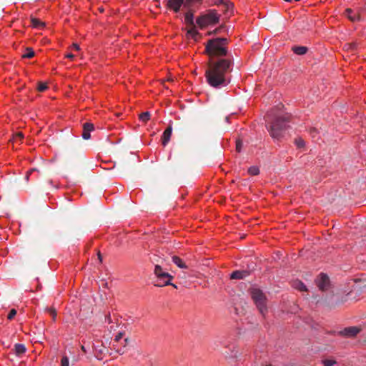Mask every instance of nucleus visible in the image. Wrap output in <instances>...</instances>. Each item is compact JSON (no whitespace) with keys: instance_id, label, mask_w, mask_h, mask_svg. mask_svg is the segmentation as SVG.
Returning a JSON list of instances; mask_svg holds the SVG:
<instances>
[{"instance_id":"f257e3e1","label":"nucleus","mask_w":366,"mask_h":366,"mask_svg":"<svg viewBox=\"0 0 366 366\" xmlns=\"http://www.w3.org/2000/svg\"><path fill=\"white\" fill-rule=\"evenodd\" d=\"M232 58L209 61L205 71V77L209 85L214 88L227 86L229 83L228 73L232 71Z\"/></svg>"},{"instance_id":"f03ea898","label":"nucleus","mask_w":366,"mask_h":366,"mask_svg":"<svg viewBox=\"0 0 366 366\" xmlns=\"http://www.w3.org/2000/svg\"><path fill=\"white\" fill-rule=\"evenodd\" d=\"M228 44L229 41L227 38L218 37L209 39L205 44L204 50V54L209 58V61L221 58H232L227 49Z\"/></svg>"},{"instance_id":"7ed1b4c3","label":"nucleus","mask_w":366,"mask_h":366,"mask_svg":"<svg viewBox=\"0 0 366 366\" xmlns=\"http://www.w3.org/2000/svg\"><path fill=\"white\" fill-rule=\"evenodd\" d=\"M219 19L220 15L215 9H209L197 17L196 24L199 29H203L209 26L218 24Z\"/></svg>"},{"instance_id":"20e7f679","label":"nucleus","mask_w":366,"mask_h":366,"mask_svg":"<svg viewBox=\"0 0 366 366\" xmlns=\"http://www.w3.org/2000/svg\"><path fill=\"white\" fill-rule=\"evenodd\" d=\"M287 122H288L287 117H277L271 122L268 130L274 139L279 140L282 137L283 132L286 129Z\"/></svg>"},{"instance_id":"39448f33","label":"nucleus","mask_w":366,"mask_h":366,"mask_svg":"<svg viewBox=\"0 0 366 366\" xmlns=\"http://www.w3.org/2000/svg\"><path fill=\"white\" fill-rule=\"evenodd\" d=\"M249 294L257 309L262 315L267 312V298L263 292L257 287H251Z\"/></svg>"},{"instance_id":"423d86ee","label":"nucleus","mask_w":366,"mask_h":366,"mask_svg":"<svg viewBox=\"0 0 366 366\" xmlns=\"http://www.w3.org/2000/svg\"><path fill=\"white\" fill-rule=\"evenodd\" d=\"M154 273L157 279H166L163 284H155V286L163 287L166 285H172L174 288H177V285L171 282V280L174 278L173 276L169 274L168 272H164L162 267L159 264H156L154 265Z\"/></svg>"},{"instance_id":"0eeeda50","label":"nucleus","mask_w":366,"mask_h":366,"mask_svg":"<svg viewBox=\"0 0 366 366\" xmlns=\"http://www.w3.org/2000/svg\"><path fill=\"white\" fill-rule=\"evenodd\" d=\"M316 284L321 291L327 290L330 287L329 277L324 273H321L316 279Z\"/></svg>"},{"instance_id":"6e6552de","label":"nucleus","mask_w":366,"mask_h":366,"mask_svg":"<svg viewBox=\"0 0 366 366\" xmlns=\"http://www.w3.org/2000/svg\"><path fill=\"white\" fill-rule=\"evenodd\" d=\"M185 0H167V9L177 13L180 11L181 7L183 6L185 8Z\"/></svg>"},{"instance_id":"1a4fd4ad","label":"nucleus","mask_w":366,"mask_h":366,"mask_svg":"<svg viewBox=\"0 0 366 366\" xmlns=\"http://www.w3.org/2000/svg\"><path fill=\"white\" fill-rule=\"evenodd\" d=\"M360 331H361V329L358 327H349L345 328L342 331H341L340 334L342 335L347 337H354Z\"/></svg>"},{"instance_id":"9d476101","label":"nucleus","mask_w":366,"mask_h":366,"mask_svg":"<svg viewBox=\"0 0 366 366\" xmlns=\"http://www.w3.org/2000/svg\"><path fill=\"white\" fill-rule=\"evenodd\" d=\"M187 11L184 14V22L190 27L197 26L194 21V11L192 9H187Z\"/></svg>"},{"instance_id":"9b49d317","label":"nucleus","mask_w":366,"mask_h":366,"mask_svg":"<svg viewBox=\"0 0 366 366\" xmlns=\"http://www.w3.org/2000/svg\"><path fill=\"white\" fill-rule=\"evenodd\" d=\"M94 129V124L90 122H86L83 124V132H82V138L84 139H90V132L93 131Z\"/></svg>"},{"instance_id":"f8f14e48","label":"nucleus","mask_w":366,"mask_h":366,"mask_svg":"<svg viewBox=\"0 0 366 366\" xmlns=\"http://www.w3.org/2000/svg\"><path fill=\"white\" fill-rule=\"evenodd\" d=\"M93 350L95 357L98 360H102L107 350L106 347L102 344L100 345H94Z\"/></svg>"},{"instance_id":"ddd939ff","label":"nucleus","mask_w":366,"mask_h":366,"mask_svg":"<svg viewBox=\"0 0 366 366\" xmlns=\"http://www.w3.org/2000/svg\"><path fill=\"white\" fill-rule=\"evenodd\" d=\"M249 272L247 270H236L231 274L230 278L233 280H242L249 275Z\"/></svg>"},{"instance_id":"4468645a","label":"nucleus","mask_w":366,"mask_h":366,"mask_svg":"<svg viewBox=\"0 0 366 366\" xmlns=\"http://www.w3.org/2000/svg\"><path fill=\"white\" fill-rule=\"evenodd\" d=\"M172 132V127L169 125L164 132L162 137V143L164 146H166L170 140V137Z\"/></svg>"},{"instance_id":"2eb2a0df","label":"nucleus","mask_w":366,"mask_h":366,"mask_svg":"<svg viewBox=\"0 0 366 366\" xmlns=\"http://www.w3.org/2000/svg\"><path fill=\"white\" fill-rule=\"evenodd\" d=\"M187 37H191L195 41H197L201 34L197 30V26L190 27L187 31Z\"/></svg>"},{"instance_id":"dca6fc26","label":"nucleus","mask_w":366,"mask_h":366,"mask_svg":"<svg viewBox=\"0 0 366 366\" xmlns=\"http://www.w3.org/2000/svg\"><path fill=\"white\" fill-rule=\"evenodd\" d=\"M26 347L23 344L16 343L14 345V351L16 356L21 357L26 352Z\"/></svg>"},{"instance_id":"f3484780","label":"nucleus","mask_w":366,"mask_h":366,"mask_svg":"<svg viewBox=\"0 0 366 366\" xmlns=\"http://www.w3.org/2000/svg\"><path fill=\"white\" fill-rule=\"evenodd\" d=\"M292 286L295 289L300 290L301 292L307 290L306 285L302 281L298 280H294L292 282Z\"/></svg>"},{"instance_id":"a211bd4d","label":"nucleus","mask_w":366,"mask_h":366,"mask_svg":"<svg viewBox=\"0 0 366 366\" xmlns=\"http://www.w3.org/2000/svg\"><path fill=\"white\" fill-rule=\"evenodd\" d=\"M223 6L224 12L225 14H229L232 12L233 9V4L230 2L229 0H223L221 2V4Z\"/></svg>"},{"instance_id":"6ab92c4d","label":"nucleus","mask_w":366,"mask_h":366,"mask_svg":"<svg viewBox=\"0 0 366 366\" xmlns=\"http://www.w3.org/2000/svg\"><path fill=\"white\" fill-rule=\"evenodd\" d=\"M292 51L297 55H303L307 53L308 49L303 46H297L292 48Z\"/></svg>"},{"instance_id":"aec40b11","label":"nucleus","mask_w":366,"mask_h":366,"mask_svg":"<svg viewBox=\"0 0 366 366\" xmlns=\"http://www.w3.org/2000/svg\"><path fill=\"white\" fill-rule=\"evenodd\" d=\"M172 262L179 268L186 269L187 266L184 263L182 259L177 256H173L172 257Z\"/></svg>"},{"instance_id":"412c9836","label":"nucleus","mask_w":366,"mask_h":366,"mask_svg":"<svg viewBox=\"0 0 366 366\" xmlns=\"http://www.w3.org/2000/svg\"><path fill=\"white\" fill-rule=\"evenodd\" d=\"M202 0H185V8L192 9V6L200 4Z\"/></svg>"},{"instance_id":"4be33fe9","label":"nucleus","mask_w":366,"mask_h":366,"mask_svg":"<svg viewBox=\"0 0 366 366\" xmlns=\"http://www.w3.org/2000/svg\"><path fill=\"white\" fill-rule=\"evenodd\" d=\"M150 116H151V114L149 112H145L140 114L139 115V118L142 122L146 123L149 120Z\"/></svg>"},{"instance_id":"5701e85b","label":"nucleus","mask_w":366,"mask_h":366,"mask_svg":"<svg viewBox=\"0 0 366 366\" xmlns=\"http://www.w3.org/2000/svg\"><path fill=\"white\" fill-rule=\"evenodd\" d=\"M34 54H35V53L33 51V49L31 48H30V47H27L26 49V53L22 55V58L30 59V58L34 57Z\"/></svg>"},{"instance_id":"b1692460","label":"nucleus","mask_w":366,"mask_h":366,"mask_svg":"<svg viewBox=\"0 0 366 366\" xmlns=\"http://www.w3.org/2000/svg\"><path fill=\"white\" fill-rule=\"evenodd\" d=\"M149 261L152 263V264H157L158 262H159L160 259H161V257H159L157 254H149Z\"/></svg>"},{"instance_id":"393cba45","label":"nucleus","mask_w":366,"mask_h":366,"mask_svg":"<svg viewBox=\"0 0 366 366\" xmlns=\"http://www.w3.org/2000/svg\"><path fill=\"white\" fill-rule=\"evenodd\" d=\"M31 24L35 28H39L44 26V23L41 22L39 19L36 18H31Z\"/></svg>"},{"instance_id":"a878e982","label":"nucleus","mask_w":366,"mask_h":366,"mask_svg":"<svg viewBox=\"0 0 366 366\" xmlns=\"http://www.w3.org/2000/svg\"><path fill=\"white\" fill-rule=\"evenodd\" d=\"M248 173L251 175H257L259 173V169L256 166H252L248 169Z\"/></svg>"},{"instance_id":"bb28decb","label":"nucleus","mask_w":366,"mask_h":366,"mask_svg":"<svg viewBox=\"0 0 366 366\" xmlns=\"http://www.w3.org/2000/svg\"><path fill=\"white\" fill-rule=\"evenodd\" d=\"M295 143L298 148H303L305 147V141L301 138L296 139Z\"/></svg>"},{"instance_id":"cd10ccee","label":"nucleus","mask_w":366,"mask_h":366,"mask_svg":"<svg viewBox=\"0 0 366 366\" xmlns=\"http://www.w3.org/2000/svg\"><path fill=\"white\" fill-rule=\"evenodd\" d=\"M345 13H346L347 16H348V18H349L351 21H355V20H356V16H355V15L352 16V15L351 14L352 13V10L351 9H347L345 10Z\"/></svg>"},{"instance_id":"c85d7f7f","label":"nucleus","mask_w":366,"mask_h":366,"mask_svg":"<svg viewBox=\"0 0 366 366\" xmlns=\"http://www.w3.org/2000/svg\"><path fill=\"white\" fill-rule=\"evenodd\" d=\"M222 1L223 0H206V1L209 6H212V5L220 6L221 2H222Z\"/></svg>"},{"instance_id":"c756f323","label":"nucleus","mask_w":366,"mask_h":366,"mask_svg":"<svg viewBox=\"0 0 366 366\" xmlns=\"http://www.w3.org/2000/svg\"><path fill=\"white\" fill-rule=\"evenodd\" d=\"M322 363L324 366H333L337 363V362L332 360H322Z\"/></svg>"},{"instance_id":"7c9ffc66","label":"nucleus","mask_w":366,"mask_h":366,"mask_svg":"<svg viewBox=\"0 0 366 366\" xmlns=\"http://www.w3.org/2000/svg\"><path fill=\"white\" fill-rule=\"evenodd\" d=\"M61 366H69V357L63 356L61 360Z\"/></svg>"},{"instance_id":"2f4dec72","label":"nucleus","mask_w":366,"mask_h":366,"mask_svg":"<svg viewBox=\"0 0 366 366\" xmlns=\"http://www.w3.org/2000/svg\"><path fill=\"white\" fill-rule=\"evenodd\" d=\"M24 138V134L22 132H18L14 135L13 141L16 142L17 140L21 141Z\"/></svg>"},{"instance_id":"473e14b6","label":"nucleus","mask_w":366,"mask_h":366,"mask_svg":"<svg viewBox=\"0 0 366 366\" xmlns=\"http://www.w3.org/2000/svg\"><path fill=\"white\" fill-rule=\"evenodd\" d=\"M47 312L52 317L53 320L54 321L56 317V312L54 308H48Z\"/></svg>"},{"instance_id":"72a5a7b5","label":"nucleus","mask_w":366,"mask_h":366,"mask_svg":"<svg viewBox=\"0 0 366 366\" xmlns=\"http://www.w3.org/2000/svg\"><path fill=\"white\" fill-rule=\"evenodd\" d=\"M47 89V86L45 83L40 82L38 85V90L39 92H44Z\"/></svg>"},{"instance_id":"f704fd0d","label":"nucleus","mask_w":366,"mask_h":366,"mask_svg":"<svg viewBox=\"0 0 366 366\" xmlns=\"http://www.w3.org/2000/svg\"><path fill=\"white\" fill-rule=\"evenodd\" d=\"M16 315V310L15 309H12L10 310V312L7 316V318L11 320L14 317V316Z\"/></svg>"},{"instance_id":"c9c22d12","label":"nucleus","mask_w":366,"mask_h":366,"mask_svg":"<svg viewBox=\"0 0 366 366\" xmlns=\"http://www.w3.org/2000/svg\"><path fill=\"white\" fill-rule=\"evenodd\" d=\"M222 29V26L218 27V28L214 29L213 31H209L207 33V34L208 35H215V34H219L220 32Z\"/></svg>"},{"instance_id":"e433bc0d","label":"nucleus","mask_w":366,"mask_h":366,"mask_svg":"<svg viewBox=\"0 0 366 366\" xmlns=\"http://www.w3.org/2000/svg\"><path fill=\"white\" fill-rule=\"evenodd\" d=\"M242 142L240 141V140H237V142H236V150L238 152H241V149H242Z\"/></svg>"},{"instance_id":"4c0bfd02","label":"nucleus","mask_w":366,"mask_h":366,"mask_svg":"<svg viewBox=\"0 0 366 366\" xmlns=\"http://www.w3.org/2000/svg\"><path fill=\"white\" fill-rule=\"evenodd\" d=\"M123 335H124V333H123V332H119V333L116 335V337H115V338H114V342H119V341L122 338Z\"/></svg>"},{"instance_id":"58836bf2","label":"nucleus","mask_w":366,"mask_h":366,"mask_svg":"<svg viewBox=\"0 0 366 366\" xmlns=\"http://www.w3.org/2000/svg\"><path fill=\"white\" fill-rule=\"evenodd\" d=\"M105 321L108 323H112V320L109 314L105 316Z\"/></svg>"},{"instance_id":"ea45409f","label":"nucleus","mask_w":366,"mask_h":366,"mask_svg":"<svg viewBox=\"0 0 366 366\" xmlns=\"http://www.w3.org/2000/svg\"><path fill=\"white\" fill-rule=\"evenodd\" d=\"M72 48L76 51H79L80 49V47L77 44H73Z\"/></svg>"},{"instance_id":"a19ab883","label":"nucleus","mask_w":366,"mask_h":366,"mask_svg":"<svg viewBox=\"0 0 366 366\" xmlns=\"http://www.w3.org/2000/svg\"><path fill=\"white\" fill-rule=\"evenodd\" d=\"M34 170V169H31V170L29 171V172L26 173V177H25V179H26V180H29V176H30V174H31V172H32Z\"/></svg>"},{"instance_id":"79ce46f5","label":"nucleus","mask_w":366,"mask_h":366,"mask_svg":"<svg viewBox=\"0 0 366 366\" xmlns=\"http://www.w3.org/2000/svg\"><path fill=\"white\" fill-rule=\"evenodd\" d=\"M66 57L69 58V59H73L74 57V55L72 54H68L67 55H66Z\"/></svg>"},{"instance_id":"37998d69","label":"nucleus","mask_w":366,"mask_h":366,"mask_svg":"<svg viewBox=\"0 0 366 366\" xmlns=\"http://www.w3.org/2000/svg\"><path fill=\"white\" fill-rule=\"evenodd\" d=\"M97 256H98V259H99V262H102V254H101L100 252H98Z\"/></svg>"},{"instance_id":"c03bdc74","label":"nucleus","mask_w":366,"mask_h":366,"mask_svg":"<svg viewBox=\"0 0 366 366\" xmlns=\"http://www.w3.org/2000/svg\"><path fill=\"white\" fill-rule=\"evenodd\" d=\"M157 280L159 282L157 284H163L165 282L166 279H157Z\"/></svg>"},{"instance_id":"a18cd8bd","label":"nucleus","mask_w":366,"mask_h":366,"mask_svg":"<svg viewBox=\"0 0 366 366\" xmlns=\"http://www.w3.org/2000/svg\"><path fill=\"white\" fill-rule=\"evenodd\" d=\"M81 350L84 352H86V350L85 348V347L84 345H81Z\"/></svg>"},{"instance_id":"49530a36","label":"nucleus","mask_w":366,"mask_h":366,"mask_svg":"<svg viewBox=\"0 0 366 366\" xmlns=\"http://www.w3.org/2000/svg\"><path fill=\"white\" fill-rule=\"evenodd\" d=\"M117 352H119V354H124V350H117Z\"/></svg>"},{"instance_id":"de8ad7c7","label":"nucleus","mask_w":366,"mask_h":366,"mask_svg":"<svg viewBox=\"0 0 366 366\" xmlns=\"http://www.w3.org/2000/svg\"><path fill=\"white\" fill-rule=\"evenodd\" d=\"M350 47L352 48V49L355 48V44L353 43V44H350Z\"/></svg>"},{"instance_id":"09e8293b","label":"nucleus","mask_w":366,"mask_h":366,"mask_svg":"<svg viewBox=\"0 0 366 366\" xmlns=\"http://www.w3.org/2000/svg\"><path fill=\"white\" fill-rule=\"evenodd\" d=\"M128 342H129V339L128 338L124 339V342H125L124 347L128 343Z\"/></svg>"},{"instance_id":"8fccbe9b","label":"nucleus","mask_w":366,"mask_h":366,"mask_svg":"<svg viewBox=\"0 0 366 366\" xmlns=\"http://www.w3.org/2000/svg\"><path fill=\"white\" fill-rule=\"evenodd\" d=\"M244 237H245V235H242V236L240 237V238L243 239V238H244Z\"/></svg>"}]
</instances>
